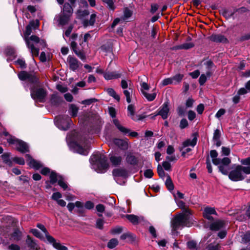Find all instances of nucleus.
Wrapping results in <instances>:
<instances>
[{"label": "nucleus", "instance_id": "obj_1", "mask_svg": "<svg viewBox=\"0 0 250 250\" xmlns=\"http://www.w3.org/2000/svg\"><path fill=\"white\" fill-rule=\"evenodd\" d=\"M92 168L98 173H104L109 167L107 158L99 152L93 154L90 159Z\"/></svg>", "mask_w": 250, "mask_h": 250}, {"label": "nucleus", "instance_id": "obj_2", "mask_svg": "<svg viewBox=\"0 0 250 250\" xmlns=\"http://www.w3.org/2000/svg\"><path fill=\"white\" fill-rule=\"evenodd\" d=\"M68 145L74 152L82 155H87L89 152L90 146L86 145L83 147L78 143V134L75 131H72L68 134L66 137Z\"/></svg>", "mask_w": 250, "mask_h": 250}, {"label": "nucleus", "instance_id": "obj_3", "mask_svg": "<svg viewBox=\"0 0 250 250\" xmlns=\"http://www.w3.org/2000/svg\"><path fill=\"white\" fill-rule=\"evenodd\" d=\"M190 210L186 209L183 213L177 215L171 222L172 232L180 227H190L192 223L190 222Z\"/></svg>", "mask_w": 250, "mask_h": 250}, {"label": "nucleus", "instance_id": "obj_4", "mask_svg": "<svg viewBox=\"0 0 250 250\" xmlns=\"http://www.w3.org/2000/svg\"><path fill=\"white\" fill-rule=\"evenodd\" d=\"M210 155L213 164L218 166L219 171L224 175H228L229 169V165L231 163L230 159L228 157H224L223 159L217 158L218 153L215 150L210 151Z\"/></svg>", "mask_w": 250, "mask_h": 250}, {"label": "nucleus", "instance_id": "obj_5", "mask_svg": "<svg viewBox=\"0 0 250 250\" xmlns=\"http://www.w3.org/2000/svg\"><path fill=\"white\" fill-rule=\"evenodd\" d=\"M244 174H250V167L237 166L229 174V178L233 181H239L245 178Z\"/></svg>", "mask_w": 250, "mask_h": 250}, {"label": "nucleus", "instance_id": "obj_6", "mask_svg": "<svg viewBox=\"0 0 250 250\" xmlns=\"http://www.w3.org/2000/svg\"><path fill=\"white\" fill-rule=\"evenodd\" d=\"M73 12L72 6L68 3H65L60 15L55 18L59 24L64 25L68 23Z\"/></svg>", "mask_w": 250, "mask_h": 250}, {"label": "nucleus", "instance_id": "obj_7", "mask_svg": "<svg viewBox=\"0 0 250 250\" xmlns=\"http://www.w3.org/2000/svg\"><path fill=\"white\" fill-rule=\"evenodd\" d=\"M39 26L38 21H37L36 23L34 21H31L29 24L26 26L25 31L24 32V40L26 42L28 47L30 49L31 53L33 56H37L39 53V49L35 47L32 43H31L29 40H28V36L32 32V28H36Z\"/></svg>", "mask_w": 250, "mask_h": 250}, {"label": "nucleus", "instance_id": "obj_8", "mask_svg": "<svg viewBox=\"0 0 250 250\" xmlns=\"http://www.w3.org/2000/svg\"><path fill=\"white\" fill-rule=\"evenodd\" d=\"M56 125L60 129L67 130L72 124V121L68 116H60L55 119Z\"/></svg>", "mask_w": 250, "mask_h": 250}, {"label": "nucleus", "instance_id": "obj_9", "mask_svg": "<svg viewBox=\"0 0 250 250\" xmlns=\"http://www.w3.org/2000/svg\"><path fill=\"white\" fill-rule=\"evenodd\" d=\"M9 143L15 145L16 148L21 152H25L28 151V146L24 142L18 140L13 137H10L7 139Z\"/></svg>", "mask_w": 250, "mask_h": 250}, {"label": "nucleus", "instance_id": "obj_10", "mask_svg": "<svg viewBox=\"0 0 250 250\" xmlns=\"http://www.w3.org/2000/svg\"><path fill=\"white\" fill-rule=\"evenodd\" d=\"M31 96L35 100L43 102L46 96V92L42 88H39L36 90H31Z\"/></svg>", "mask_w": 250, "mask_h": 250}, {"label": "nucleus", "instance_id": "obj_11", "mask_svg": "<svg viewBox=\"0 0 250 250\" xmlns=\"http://www.w3.org/2000/svg\"><path fill=\"white\" fill-rule=\"evenodd\" d=\"M18 77L21 81H27L32 83H36L38 81V78L34 74L24 71L20 72Z\"/></svg>", "mask_w": 250, "mask_h": 250}, {"label": "nucleus", "instance_id": "obj_12", "mask_svg": "<svg viewBox=\"0 0 250 250\" xmlns=\"http://www.w3.org/2000/svg\"><path fill=\"white\" fill-rule=\"evenodd\" d=\"M128 116H129L133 121H138L142 120L145 118V116L142 115H137L135 114V107L134 105L130 104L127 107Z\"/></svg>", "mask_w": 250, "mask_h": 250}, {"label": "nucleus", "instance_id": "obj_13", "mask_svg": "<svg viewBox=\"0 0 250 250\" xmlns=\"http://www.w3.org/2000/svg\"><path fill=\"white\" fill-rule=\"evenodd\" d=\"M113 122L118 129L123 134H128V135L131 137H137L138 136V134L137 132L131 131L129 129L121 125L118 120H114Z\"/></svg>", "mask_w": 250, "mask_h": 250}, {"label": "nucleus", "instance_id": "obj_14", "mask_svg": "<svg viewBox=\"0 0 250 250\" xmlns=\"http://www.w3.org/2000/svg\"><path fill=\"white\" fill-rule=\"evenodd\" d=\"M121 86L123 89H124L123 92L126 97V101L128 103H130L131 102L130 96L132 94L133 90L131 88H129L128 89H125L128 87L127 82L124 80L121 81Z\"/></svg>", "mask_w": 250, "mask_h": 250}, {"label": "nucleus", "instance_id": "obj_15", "mask_svg": "<svg viewBox=\"0 0 250 250\" xmlns=\"http://www.w3.org/2000/svg\"><path fill=\"white\" fill-rule=\"evenodd\" d=\"M169 109L168 107V103L165 102L159 108L158 113L155 115L154 117H155L157 115L161 116L163 119H166L168 117Z\"/></svg>", "mask_w": 250, "mask_h": 250}, {"label": "nucleus", "instance_id": "obj_16", "mask_svg": "<svg viewBox=\"0 0 250 250\" xmlns=\"http://www.w3.org/2000/svg\"><path fill=\"white\" fill-rule=\"evenodd\" d=\"M67 62L69 65L70 69L73 71H75L77 69L79 68L80 65L82 64L77 59L71 57V56H69L68 57Z\"/></svg>", "mask_w": 250, "mask_h": 250}, {"label": "nucleus", "instance_id": "obj_17", "mask_svg": "<svg viewBox=\"0 0 250 250\" xmlns=\"http://www.w3.org/2000/svg\"><path fill=\"white\" fill-rule=\"evenodd\" d=\"M25 157L27 159L30 167H32L36 169H39L42 167L41 162L32 159L29 155L26 154L25 155Z\"/></svg>", "mask_w": 250, "mask_h": 250}, {"label": "nucleus", "instance_id": "obj_18", "mask_svg": "<svg viewBox=\"0 0 250 250\" xmlns=\"http://www.w3.org/2000/svg\"><path fill=\"white\" fill-rule=\"evenodd\" d=\"M212 214H216V211L214 208L208 207L204 208L203 216L205 218L209 220H212L213 218L211 216Z\"/></svg>", "mask_w": 250, "mask_h": 250}, {"label": "nucleus", "instance_id": "obj_19", "mask_svg": "<svg viewBox=\"0 0 250 250\" xmlns=\"http://www.w3.org/2000/svg\"><path fill=\"white\" fill-rule=\"evenodd\" d=\"M125 217L133 225H137L144 221V218L142 216H138L133 214L126 215Z\"/></svg>", "mask_w": 250, "mask_h": 250}, {"label": "nucleus", "instance_id": "obj_20", "mask_svg": "<svg viewBox=\"0 0 250 250\" xmlns=\"http://www.w3.org/2000/svg\"><path fill=\"white\" fill-rule=\"evenodd\" d=\"M209 39L210 41L216 42H227V38L223 35L221 34H212Z\"/></svg>", "mask_w": 250, "mask_h": 250}, {"label": "nucleus", "instance_id": "obj_21", "mask_svg": "<svg viewBox=\"0 0 250 250\" xmlns=\"http://www.w3.org/2000/svg\"><path fill=\"white\" fill-rule=\"evenodd\" d=\"M113 143L122 149L126 150L128 148V144L127 140L114 139Z\"/></svg>", "mask_w": 250, "mask_h": 250}, {"label": "nucleus", "instance_id": "obj_22", "mask_svg": "<svg viewBox=\"0 0 250 250\" xmlns=\"http://www.w3.org/2000/svg\"><path fill=\"white\" fill-rule=\"evenodd\" d=\"M113 175L114 176L115 179L116 180L117 177H121L126 178L127 176V171L123 168L115 169L113 171Z\"/></svg>", "mask_w": 250, "mask_h": 250}, {"label": "nucleus", "instance_id": "obj_23", "mask_svg": "<svg viewBox=\"0 0 250 250\" xmlns=\"http://www.w3.org/2000/svg\"><path fill=\"white\" fill-rule=\"evenodd\" d=\"M121 73L118 72L107 71L104 74V77L107 80L117 79L121 77Z\"/></svg>", "mask_w": 250, "mask_h": 250}, {"label": "nucleus", "instance_id": "obj_24", "mask_svg": "<svg viewBox=\"0 0 250 250\" xmlns=\"http://www.w3.org/2000/svg\"><path fill=\"white\" fill-rule=\"evenodd\" d=\"M224 222L221 220H218L212 223L210 226V229L212 230H218L224 227Z\"/></svg>", "mask_w": 250, "mask_h": 250}, {"label": "nucleus", "instance_id": "obj_25", "mask_svg": "<svg viewBox=\"0 0 250 250\" xmlns=\"http://www.w3.org/2000/svg\"><path fill=\"white\" fill-rule=\"evenodd\" d=\"M221 136L220 131L219 129H216L213 133V141L214 144L217 146H219L221 145L220 137Z\"/></svg>", "mask_w": 250, "mask_h": 250}, {"label": "nucleus", "instance_id": "obj_26", "mask_svg": "<svg viewBox=\"0 0 250 250\" xmlns=\"http://www.w3.org/2000/svg\"><path fill=\"white\" fill-rule=\"evenodd\" d=\"M5 53L6 55L9 57L7 59V61L12 60L16 57L15 49L11 47L6 48L5 49Z\"/></svg>", "mask_w": 250, "mask_h": 250}, {"label": "nucleus", "instance_id": "obj_27", "mask_svg": "<svg viewBox=\"0 0 250 250\" xmlns=\"http://www.w3.org/2000/svg\"><path fill=\"white\" fill-rule=\"evenodd\" d=\"M197 141V138L196 137H194L192 140L188 139L184 141L182 144L183 148H186L189 146H191L193 147L196 145Z\"/></svg>", "mask_w": 250, "mask_h": 250}, {"label": "nucleus", "instance_id": "obj_28", "mask_svg": "<svg viewBox=\"0 0 250 250\" xmlns=\"http://www.w3.org/2000/svg\"><path fill=\"white\" fill-rule=\"evenodd\" d=\"M110 160L113 165L118 166L121 163L122 158L120 156L114 155L110 157Z\"/></svg>", "mask_w": 250, "mask_h": 250}, {"label": "nucleus", "instance_id": "obj_29", "mask_svg": "<svg viewBox=\"0 0 250 250\" xmlns=\"http://www.w3.org/2000/svg\"><path fill=\"white\" fill-rule=\"evenodd\" d=\"M211 75V72L210 71L208 70L206 72V74H202L199 80V82L200 85H203L207 81V77H210Z\"/></svg>", "mask_w": 250, "mask_h": 250}, {"label": "nucleus", "instance_id": "obj_30", "mask_svg": "<svg viewBox=\"0 0 250 250\" xmlns=\"http://www.w3.org/2000/svg\"><path fill=\"white\" fill-rule=\"evenodd\" d=\"M96 18V14L95 13L92 14L90 15V19L84 21V25L85 26H87L88 25H93L95 22Z\"/></svg>", "mask_w": 250, "mask_h": 250}, {"label": "nucleus", "instance_id": "obj_31", "mask_svg": "<svg viewBox=\"0 0 250 250\" xmlns=\"http://www.w3.org/2000/svg\"><path fill=\"white\" fill-rule=\"evenodd\" d=\"M236 11L235 9L233 10L224 9L222 11V14L226 19H229L232 17Z\"/></svg>", "mask_w": 250, "mask_h": 250}, {"label": "nucleus", "instance_id": "obj_32", "mask_svg": "<svg viewBox=\"0 0 250 250\" xmlns=\"http://www.w3.org/2000/svg\"><path fill=\"white\" fill-rule=\"evenodd\" d=\"M194 44L191 42L184 43L180 45L175 46L174 48L176 49H188L193 47Z\"/></svg>", "mask_w": 250, "mask_h": 250}, {"label": "nucleus", "instance_id": "obj_33", "mask_svg": "<svg viewBox=\"0 0 250 250\" xmlns=\"http://www.w3.org/2000/svg\"><path fill=\"white\" fill-rule=\"evenodd\" d=\"M59 177H62L60 175H58L57 174L54 172L52 171L50 174V182L52 184H54V183L58 182V179H60Z\"/></svg>", "mask_w": 250, "mask_h": 250}, {"label": "nucleus", "instance_id": "obj_34", "mask_svg": "<svg viewBox=\"0 0 250 250\" xmlns=\"http://www.w3.org/2000/svg\"><path fill=\"white\" fill-rule=\"evenodd\" d=\"M26 242L27 245L31 248L38 249V247L37 244L29 236H27Z\"/></svg>", "mask_w": 250, "mask_h": 250}, {"label": "nucleus", "instance_id": "obj_35", "mask_svg": "<svg viewBox=\"0 0 250 250\" xmlns=\"http://www.w3.org/2000/svg\"><path fill=\"white\" fill-rule=\"evenodd\" d=\"M103 3L106 5V7L110 10L114 11L115 9L114 2L113 0H102Z\"/></svg>", "mask_w": 250, "mask_h": 250}, {"label": "nucleus", "instance_id": "obj_36", "mask_svg": "<svg viewBox=\"0 0 250 250\" xmlns=\"http://www.w3.org/2000/svg\"><path fill=\"white\" fill-rule=\"evenodd\" d=\"M50 101L52 104L57 105L62 101V99L57 94H54L51 96Z\"/></svg>", "mask_w": 250, "mask_h": 250}, {"label": "nucleus", "instance_id": "obj_37", "mask_svg": "<svg viewBox=\"0 0 250 250\" xmlns=\"http://www.w3.org/2000/svg\"><path fill=\"white\" fill-rule=\"evenodd\" d=\"M166 186L169 190H172L174 188V186L170 176L167 175L165 182Z\"/></svg>", "mask_w": 250, "mask_h": 250}, {"label": "nucleus", "instance_id": "obj_38", "mask_svg": "<svg viewBox=\"0 0 250 250\" xmlns=\"http://www.w3.org/2000/svg\"><path fill=\"white\" fill-rule=\"evenodd\" d=\"M126 160L127 162L131 165H135L137 163L136 158L131 154L127 155Z\"/></svg>", "mask_w": 250, "mask_h": 250}, {"label": "nucleus", "instance_id": "obj_39", "mask_svg": "<svg viewBox=\"0 0 250 250\" xmlns=\"http://www.w3.org/2000/svg\"><path fill=\"white\" fill-rule=\"evenodd\" d=\"M78 111V108L74 104H71L69 107V112L72 116L76 117Z\"/></svg>", "mask_w": 250, "mask_h": 250}, {"label": "nucleus", "instance_id": "obj_40", "mask_svg": "<svg viewBox=\"0 0 250 250\" xmlns=\"http://www.w3.org/2000/svg\"><path fill=\"white\" fill-rule=\"evenodd\" d=\"M143 95L149 101H152L156 97V94L155 93L149 94L146 91H143Z\"/></svg>", "mask_w": 250, "mask_h": 250}, {"label": "nucleus", "instance_id": "obj_41", "mask_svg": "<svg viewBox=\"0 0 250 250\" xmlns=\"http://www.w3.org/2000/svg\"><path fill=\"white\" fill-rule=\"evenodd\" d=\"M76 14L77 18L81 19L88 15L89 14V12L87 10H82L79 9L77 11Z\"/></svg>", "mask_w": 250, "mask_h": 250}, {"label": "nucleus", "instance_id": "obj_42", "mask_svg": "<svg viewBox=\"0 0 250 250\" xmlns=\"http://www.w3.org/2000/svg\"><path fill=\"white\" fill-rule=\"evenodd\" d=\"M107 92L109 95L113 97L115 99L119 101L120 98V96L116 94L114 90L112 88H108L107 89Z\"/></svg>", "mask_w": 250, "mask_h": 250}, {"label": "nucleus", "instance_id": "obj_43", "mask_svg": "<svg viewBox=\"0 0 250 250\" xmlns=\"http://www.w3.org/2000/svg\"><path fill=\"white\" fill-rule=\"evenodd\" d=\"M132 15L131 11L127 8L125 9L124 15L122 18V21H126Z\"/></svg>", "mask_w": 250, "mask_h": 250}, {"label": "nucleus", "instance_id": "obj_44", "mask_svg": "<svg viewBox=\"0 0 250 250\" xmlns=\"http://www.w3.org/2000/svg\"><path fill=\"white\" fill-rule=\"evenodd\" d=\"M183 75L180 74H178L175 75L172 78L174 84H176L180 82L183 79Z\"/></svg>", "mask_w": 250, "mask_h": 250}, {"label": "nucleus", "instance_id": "obj_45", "mask_svg": "<svg viewBox=\"0 0 250 250\" xmlns=\"http://www.w3.org/2000/svg\"><path fill=\"white\" fill-rule=\"evenodd\" d=\"M21 232L19 230H16L11 236V238L13 240L18 241L21 239Z\"/></svg>", "mask_w": 250, "mask_h": 250}, {"label": "nucleus", "instance_id": "obj_46", "mask_svg": "<svg viewBox=\"0 0 250 250\" xmlns=\"http://www.w3.org/2000/svg\"><path fill=\"white\" fill-rule=\"evenodd\" d=\"M16 65H19L21 68H25L26 67V64L24 60L21 59H19L17 61L15 62Z\"/></svg>", "mask_w": 250, "mask_h": 250}, {"label": "nucleus", "instance_id": "obj_47", "mask_svg": "<svg viewBox=\"0 0 250 250\" xmlns=\"http://www.w3.org/2000/svg\"><path fill=\"white\" fill-rule=\"evenodd\" d=\"M187 246L191 250H198L197 243L194 240H191L188 242Z\"/></svg>", "mask_w": 250, "mask_h": 250}, {"label": "nucleus", "instance_id": "obj_48", "mask_svg": "<svg viewBox=\"0 0 250 250\" xmlns=\"http://www.w3.org/2000/svg\"><path fill=\"white\" fill-rule=\"evenodd\" d=\"M118 244V241L116 239H111L107 244V247L110 249L115 248Z\"/></svg>", "mask_w": 250, "mask_h": 250}, {"label": "nucleus", "instance_id": "obj_49", "mask_svg": "<svg viewBox=\"0 0 250 250\" xmlns=\"http://www.w3.org/2000/svg\"><path fill=\"white\" fill-rule=\"evenodd\" d=\"M60 179H58V185L62 187L64 190L67 188V184L64 182L63 179L62 177H59Z\"/></svg>", "mask_w": 250, "mask_h": 250}, {"label": "nucleus", "instance_id": "obj_50", "mask_svg": "<svg viewBox=\"0 0 250 250\" xmlns=\"http://www.w3.org/2000/svg\"><path fill=\"white\" fill-rule=\"evenodd\" d=\"M30 232L36 237L42 239L43 237L42 235L40 232V231L36 229H31Z\"/></svg>", "mask_w": 250, "mask_h": 250}, {"label": "nucleus", "instance_id": "obj_51", "mask_svg": "<svg viewBox=\"0 0 250 250\" xmlns=\"http://www.w3.org/2000/svg\"><path fill=\"white\" fill-rule=\"evenodd\" d=\"M157 172L159 176L161 178H164V177L165 176V173L164 170H163V167L160 165H158L157 167Z\"/></svg>", "mask_w": 250, "mask_h": 250}, {"label": "nucleus", "instance_id": "obj_52", "mask_svg": "<svg viewBox=\"0 0 250 250\" xmlns=\"http://www.w3.org/2000/svg\"><path fill=\"white\" fill-rule=\"evenodd\" d=\"M140 85L141 87V90L142 93L143 91H145V90H148L149 89V86L146 82H141L140 83Z\"/></svg>", "mask_w": 250, "mask_h": 250}, {"label": "nucleus", "instance_id": "obj_53", "mask_svg": "<svg viewBox=\"0 0 250 250\" xmlns=\"http://www.w3.org/2000/svg\"><path fill=\"white\" fill-rule=\"evenodd\" d=\"M242 241L244 243L250 242V232H247L245 234L242 238Z\"/></svg>", "mask_w": 250, "mask_h": 250}, {"label": "nucleus", "instance_id": "obj_54", "mask_svg": "<svg viewBox=\"0 0 250 250\" xmlns=\"http://www.w3.org/2000/svg\"><path fill=\"white\" fill-rule=\"evenodd\" d=\"M172 83H174L173 82L172 78L165 79L162 82V84L163 86L167 85L169 84H172Z\"/></svg>", "mask_w": 250, "mask_h": 250}, {"label": "nucleus", "instance_id": "obj_55", "mask_svg": "<svg viewBox=\"0 0 250 250\" xmlns=\"http://www.w3.org/2000/svg\"><path fill=\"white\" fill-rule=\"evenodd\" d=\"M153 173L150 169H146L144 172V175L146 178H150L153 176Z\"/></svg>", "mask_w": 250, "mask_h": 250}, {"label": "nucleus", "instance_id": "obj_56", "mask_svg": "<svg viewBox=\"0 0 250 250\" xmlns=\"http://www.w3.org/2000/svg\"><path fill=\"white\" fill-rule=\"evenodd\" d=\"M127 238H130V239H133L134 237L132 233L128 232L126 233H124L121 236V239L122 240H125Z\"/></svg>", "mask_w": 250, "mask_h": 250}, {"label": "nucleus", "instance_id": "obj_57", "mask_svg": "<svg viewBox=\"0 0 250 250\" xmlns=\"http://www.w3.org/2000/svg\"><path fill=\"white\" fill-rule=\"evenodd\" d=\"M61 197H62V194L59 192H55L52 195V199H53L56 201L60 200V199Z\"/></svg>", "mask_w": 250, "mask_h": 250}, {"label": "nucleus", "instance_id": "obj_58", "mask_svg": "<svg viewBox=\"0 0 250 250\" xmlns=\"http://www.w3.org/2000/svg\"><path fill=\"white\" fill-rule=\"evenodd\" d=\"M191 150V148L189 147L183 148V146L180 148V151L182 152V155L184 156L186 154L190 152Z\"/></svg>", "mask_w": 250, "mask_h": 250}, {"label": "nucleus", "instance_id": "obj_59", "mask_svg": "<svg viewBox=\"0 0 250 250\" xmlns=\"http://www.w3.org/2000/svg\"><path fill=\"white\" fill-rule=\"evenodd\" d=\"M208 250H218L219 245L217 244H210L208 247Z\"/></svg>", "mask_w": 250, "mask_h": 250}, {"label": "nucleus", "instance_id": "obj_60", "mask_svg": "<svg viewBox=\"0 0 250 250\" xmlns=\"http://www.w3.org/2000/svg\"><path fill=\"white\" fill-rule=\"evenodd\" d=\"M188 125V123L186 119H183L181 120L180 123V127L181 128L183 129L186 128Z\"/></svg>", "mask_w": 250, "mask_h": 250}, {"label": "nucleus", "instance_id": "obj_61", "mask_svg": "<svg viewBox=\"0 0 250 250\" xmlns=\"http://www.w3.org/2000/svg\"><path fill=\"white\" fill-rule=\"evenodd\" d=\"M57 89L62 93H64L67 91V87L61 84L57 85Z\"/></svg>", "mask_w": 250, "mask_h": 250}, {"label": "nucleus", "instance_id": "obj_62", "mask_svg": "<svg viewBox=\"0 0 250 250\" xmlns=\"http://www.w3.org/2000/svg\"><path fill=\"white\" fill-rule=\"evenodd\" d=\"M74 52L78 56V57H79L82 60H85V56L83 52H82L81 51L77 50V51H75V52Z\"/></svg>", "mask_w": 250, "mask_h": 250}, {"label": "nucleus", "instance_id": "obj_63", "mask_svg": "<svg viewBox=\"0 0 250 250\" xmlns=\"http://www.w3.org/2000/svg\"><path fill=\"white\" fill-rule=\"evenodd\" d=\"M104 225V221L102 219H99L96 222V227L99 229H102Z\"/></svg>", "mask_w": 250, "mask_h": 250}, {"label": "nucleus", "instance_id": "obj_64", "mask_svg": "<svg viewBox=\"0 0 250 250\" xmlns=\"http://www.w3.org/2000/svg\"><path fill=\"white\" fill-rule=\"evenodd\" d=\"M14 162H15L16 163L23 165L24 164V160L22 158L20 157H15L14 159Z\"/></svg>", "mask_w": 250, "mask_h": 250}]
</instances>
